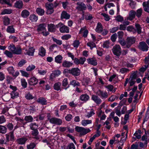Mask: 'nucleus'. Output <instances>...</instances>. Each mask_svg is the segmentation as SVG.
I'll list each match as a JSON object with an SVG mask.
<instances>
[{
    "mask_svg": "<svg viewBox=\"0 0 149 149\" xmlns=\"http://www.w3.org/2000/svg\"><path fill=\"white\" fill-rule=\"evenodd\" d=\"M46 27L45 24H40L37 26V30L38 32L41 33L44 36H46L49 34V32L46 31Z\"/></svg>",
    "mask_w": 149,
    "mask_h": 149,
    "instance_id": "1",
    "label": "nucleus"
},
{
    "mask_svg": "<svg viewBox=\"0 0 149 149\" xmlns=\"http://www.w3.org/2000/svg\"><path fill=\"white\" fill-rule=\"evenodd\" d=\"M80 70L78 68H73L71 70L66 69V73L71 74L74 76L79 75L80 73Z\"/></svg>",
    "mask_w": 149,
    "mask_h": 149,
    "instance_id": "2",
    "label": "nucleus"
},
{
    "mask_svg": "<svg viewBox=\"0 0 149 149\" xmlns=\"http://www.w3.org/2000/svg\"><path fill=\"white\" fill-rule=\"evenodd\" d=\"M136 41V38L134 37H127L126 39V47L129 48L132 44L135 43Z\"/></svg>",
    "mask_w": 149,
    "mask_h": 149,
    "instance_id": "3",
    "label": "nucleus"
},
{
    "mask_svg": "<svg viewBox=\"0 0 149 149\" xmlns=\"http://www.w3.org/2000/svg\"><path fill=\"white\" fill-rule=\"evenodd\" d=\"M112 51L114 54L116 56H119L121 54V48L119 45H116L114 46Z\"/></svg>",
    "mask_w": 149,
    "mask_h": 149,
    "instance_id": "4",
    "label": "nucleus"
},
{
    "mask_svg": "<svg viewBox=\"0 0 149 149\" xmlns=\"http://www.w3.org/2000/svg\"><path fill=\"white\" fill-rule=\"evenodd\" d=\"M45 6L47 9V14L50 15L53 13L54 11L53 9L54 5L52 3H46Z\"/></svg>",
    "mask_w": 149,
    "mask_h": 149,
    "instance_id": "5",
    "label": "nucleus"
},
{
    "mask_svg": "<svg viewBox=\"0 0 149 149\" xmlns=\"http://www.w3.org/2000/svg\"><path fill=\"white\" fill-rule=\"evenodd\" d=\"M9 50L14 54H19L22 53V50L20 48H16L15 46L10 45L9 46Z\"/></svg>",
    "mask_w": 149,
    "mask_h": 149,
    "instance_id": "6",
    "label": "nucleus"
},
{
    "mask_svg": "<svg viewBox=\"0 0 149 149\" xmlns=\"http://www.w3.org/2000/svg\"><path fill=\"white\" fill-rule=\"evenodd\" d=\"M138 47L139 49L143 51H146L148 50V47L144 42H139Z\"/></svg>",
    "mask_w": 149,
    "mask_h": 149,
    "instance_id": "7",
    "label": "nucleus"
},
{
    "mask_svg": "<svg viewBox=\"0 0 149 149\" xmlns=\"http://www.w3.org/2000/svg\"><path fill=\"white\" fill-rule=\"evenodd\" d=\"M61 71L59 70H55L52 72V73L51 74L50 79H53L56 77H58L61 74Z\"/></svg>",
    "mask_w": 149,
    "mask_h": 149,
    "instance_id": "8",
    "label": "nucleus"
},
{
    "mask_svg": "<svg viewBox=\"0 0 149 149\" xmlns=\"http://www.w3.org/2000/svg\"><path fill=\"white\" fill-rule=\"evenodd\" d=\"M136 12L134 10L130 11L129 13L128 16L127 17V19L130 21L134 19L136 15Z\"/></svg>",
    "mask_w": 149,
    "mask_h": 149,
    "instance_id": "9",
    "label": "nucleus"
},
{
    "mask_svg": "<svg viewBox=\"0 0 149 149\" xmlns=\"http://www.w3.org/2000/svg\"><path fill=\"white\" fill-rule=\"evenodd\" d=\"M49 120L51 123L54 124L59 125L62 123V121L60 119L56 118H52Z\"/></svg>",
    "mask_w": 149,
    "mask_h": 149,
    "instance_id": "10",
    "label": "nucleus"
},
{
    "mask_svg": "<svg viewBox=\"0 0 149 149\" xmlns=\"http://www.w3.org/2000/svg\"><path fill=\"white\" fill-rule=\"evenodd\" d=\"M77 4L78 6L76 8L79 11H82L85 10L86 9V6L85 4L82 2H77Z\"/></svg>",
    "mask_w": 149,
    "mask_h": 149,
    "instance_id": "11",
    "label": "nucleus"
},
{
    "mask_svg": "<svg viewBox=\"0 0 149 149\" xmlns=\"http://www.w3.org/2000/svg\"><path fill=\"white\" fill-rule=\"evenodd\" d=\"M38 82V79L35 77H33L29 79L28 83L30 85L34 86L36 85Z\"/></svg>",
    "mask_w": 149,
    "mask_h": 149,
    "instance_id": "12",
    "label": "nucleus"
},
{
    "mask_svg": "<svg viewBox=\"0 0 149 149\" xmlns=\"http://www.w3.org/2000/svg\"><path fill=\"white\" fill-rule=\"evenodd\" d=\"M98 95L102 98H106L108 96V94L106 92H103L102 91L99 90L97 92Z\"/></svg>",
    "mask_w": 149,
    "mask_h": 149,
    "instance_id": "13",
    "label": "nucleus"
},
{
    "mask_svg": "<svg viewBox=\"0 0 149 149\" xmlns=\"http://www.w3.org/2000/svg\"><path fill=\"white\" fill-rule=\"evenodd\" d=\"M92 99L97 104H100L101 103V99L96 95H93L92 96Z\"/></svg>",
    "mask_w": 149,
    "mask_h": 149,
    "instance_id": "14",
    "label": "nucleus"
},
{
    "mask_svg": "<svg viewBox=\"0 0 149 149\" xmlns=\"http://www.w3.org/2000/svg\"><path fill=\"white\" fill-rule=\"evenodd\" d=\"M48 31L51 32H54L56 31V25L55 26L54 24H48Z\"/></svg>",
    "mask_w": 149,
    "mask_h": 149,
    "instance_id": "15",
    "label": "nucleus"
},
{
    "mask_svg": "<svg viewBox=\"0 0 149 149\" xmlns=\"http://www.w3.org/2000/svg\"><path fill=\"white\" fill-rule=\"evenodd\" d=\"M23 6V3L22 0L17 1L14 4V6L17 8L21 9Z\"/></svg>",
    "mask_w": 149,
    "mask_h": 149,
    "instance_id": "16",
    "label": "nucleus"
},
{
    "mask_svg": "<svg viewBox=\"0 0 149 149\" xmlns=\"http://www.w3.org/2000/svg\"><path fill=\"white\" fill-rule=\"evenodd\" d=\"M90 98L88 95L86 94H82L80 97L79 99L82 101L86 102Z\"/></svg>",
    "mask_w": 149,
    "mask_h": 149,
    "instance_id": "17",
    "label": "nucleus"
},
{
    "mask_svg": "<svg viewBox=\"0 0 149 149\" xmlns=\"http://www.w3.org/2000/svg\"><path fill=\"white\" fill-rule=\"evenodd\" d=\"M28 139L26 137L21 138L17 139L16 140L17 143L19 144H24Z\"/></svg>",
    "mask_w": 149,
    "mask_h": 149,
    "instance_id": "18",
    "label": "nucleus"
},
{
    "mask_svg": "<svg viewBox=\"0 0 149 149\" xmlns=\"http://www.w3.org/2000/svg\"><path fill=\"white\" fill-rule=\"evenodd\" d=\"M56 28L60 27V31L61 33H65V26L61 23H59L56 25Z\"/></svg>",
    "mask_w": 149,
    "mask_h": 149,
    "instance_id": "19",
    "label": "nucleus"
},
{
    "mask_svg": "<svg viewBox=\"0 0 149 149\" xmlns=\"http://www.w3.org/2000/svg\"><path fill=\"white\" fill-rule=\"evenodd\" d=\"M32 130L31 132V134L32 136H34L33 138L36 140H39L40 138L39 136H38L39 132L37 129Z\"/></svg>",
    "mask_w": 149,
    "mask_h": 149,
    "instance_id": "20",
    "label": "nucleus"
},
{
    "mask_svg": "<svg viewBox=\"0 0 149 149\" xmlns=\"http://www.w3.org/2000/svg\"><path fill=\"white\" fill-rule=\"evenodd\" d=\"M143 5L144 10L145 12L149 13V2L148 1L143 2Z\"/></svg>",
    "mask_w": 149,
    "mask_h": 149,
    "instance_id": "21",
    "label": "nucleus"
},
{
    "mask_svg": "<svg viewBox=\"0 0 149 149\" xmlns=\"http://www.w3.org/2000/svg\"><path fill=\"white\" fill-rule=\"evenodd\" d=\"M102 26L101 23H98L97 26L95 29V31L97 32L100 33L102 31Z\"/></svg>",
    "mask_w": 149,
    "mask_h": 149,
    "instance_id": "22",
    "label": "nucleus"
},
{
    "mask_svg": "<svg viewBox=\"0 0 149 149\" xmlns=\"http://www.w3.org/2000/svg\"><path fill=\"white\" fill-rule=\"evenodd\" d=\"M37 102L42 105H45L47 104V101L44 97H40L37 100Z\"/></svg>",
    "mask_w": 149,
    "mask_h": 149,
    "instance_id": "23",
    "label": "nucleus"
},
{
    "mask_svg": "<svg viewBox=\"0 0 149 149\" xmlns=\"http://www.w3.org/2000/svg\"><path fill=\"white\" fill-rule=\"evenodd\" d=\"M12 13V10L11 9H5L1 12V15L4 14H9Z\"/></svg>",
    "mask_w": 149,
    "mask_h": 149,
    "instance_id": "24",
    "label": "nucleus"
},
{
    "mask_svg": "<svg viewBox=\"0 0 149 149\" xmlns=\"http://www.w3.org/2000/svg\"><path fill=\"white\" fill-rule=\"evenodd\" d=\"M29 12L26 10L22 11L21 13L22 16L24 18H26L29 15Z\"/></svg>",
    "mask_w": 149,
    "mask_h": 149,
    "instance_id": "25",
    "label": "nucleus"
},
{
    "mask_svg": "<svg viewBox=\"0 0 149 149\" xmlns=\"http://www.w3.org/2000/svg\"><path fill=\"white\" fill-rule=\"evenodd\" d=\"M45 50L42 47H41L39 49V54L43 56H45Z\"/></svg>",
    "mask_w": 149,
    "mask_h": 149,
    "instance_id": "26",
    "label": "nucleus"
},
{
    "mask_svg": "<svg viewBox=\"0 0 149 149\" xmlns=\"http://www.w3.org/2000/svg\"><path fill=\"white\" fill-rule=\"evenodd\" d=\"M30 20L32 22H36L38 19V17L34 14L31 15L29 17Z\"/></svg>",
    "mask_w": 149,
    "mask_h": 149,
    "instance_id": "27",
    "label": "nucleus"
},
{
    "mask_svg": "<svg viewBox=\"0 0 149 149\" xmlns=\"http://www.w3.org/2000/svg\"><path fill=\"white\" fill-rule=\"evenodd\" d=\"M36 12L39 15L41 16L43 15L45 13L44 10L40 8H38L36 9Z\"/></svg>",
    "mask_w": 149,
    "mask_h": 149,
    "instance_id": "28",
    "label": "nucleus"
},
{
    "mask_svg": "<svg viewBox=\"0 0 149 149\" xmlns=\"http://www.w3.org/2000/svg\"><path fill=\"white\" fill-rule=\"evenodd\" d=\"M87 60L88 61V63L89 64L94 65H97V63L96 61L93 58H88Z\"/></svg>",
    "mask_w": 149,
    "mask_h": 149,
    "instance_id": "29",
    "label": "nucleus"
},
{
    "mask_svg": "<svg viewBox=\"0 0 149 149\" xmlns=\"http://www.w3.org/2000/svg\"><path fill=\"white\" fill-rule=\"evenodd\" d=\"M135 26L138 33L139 34H141V33L142 28L141 27L140 25L138 24H136L135 25Z\"/></svg>",
    "mask_w": 149,
    "mask_h": 149,
    "instance_id": "30",
    "label": "nucleus"
},
{
    "mask_svg": "<svg viewBox=\"0 0 149 149\" xmlns=\"http://www.w3.org/2000/svg\"><path fill=\"white\" fill-rule=\"evenodd\" d=\"M62 57L61 55H58L55 58V61L58 63H60L62 62Z\"/></svg>",
    "mask_w": 149,
    "mask_h": 149,
    "instance_id": "31",
    "label": "nucleus"
},
{
    "mask_svg": "<svg viewBox=\"0 0 149 149\" xmlns=\"http://www.w3.org/2000/svg\"><path fill=\"white\" fill-rule=\"evenodd\" d=\"M92 122L91 120H83L81 122V124L84 126H86L87 125L91 124Z\"/></svg>",
    "mask_w": 149,
    "mask_h": 149,
    "instance_id": "32",
    "label": "nucleus"
},
{
    "mask_svg": "<svg viewBox=\"0 0 149 149\" xmlns=\"http://www.w3.org/2000/svg\"><path fill=\"white\" fill-rule=\"evenodd\" d=\"M29 126L31 129L32 130L37 129L38 127V125L34 123H31L29 125Z\"/></svg>",
    "mask_w": 149,
    "mask_h": 149,
    "instance_id": "33",
    "label": "nucleus"
},
{
    "mask_svg": "<svg viewBox=\"0 0 149 149\" xmlns=\"http://www.w3.org/2000/svg\"><path fill=\"white\" fill-rule=\"evenodd\" d=\"M16 91H13L11 92L10 95L12 98L14 99L18 96L19 93Z\"/></svg>",
    "mask_w": 149,
    "mask_h": 149,
    "instance_id": "34",
    "label": "nucleus"
},
{
    "mask_svg": "<svg viewBox=\"0 0 149 149\" xmlns=\"http://www.w3.org/2000/svg\"><path fill=\"white\" fill-rule=\"evenodd\" d=\"M34 52V49L33 47L30 48L27 52V54L29 55L33 56Z\"/></svg>",
    "mask_w": 149,
    "mask_h": 149,
    "instance_id": "35",
    "label": "nucleus"
},
{
    "mask_svg": "<svg viewBox=\"0 0 149 149\" xmlns=\"http://www.w3.org/2000/svg\"><path fill=\"white\" fill-rule=\"evenodd\" d=\"M61 85V84L59 82H58L55 83L54 85V88L56 90L58 91L61 89L60 86Z\"/></svg>",
    "mask_w": 149,
    "mask_h": 149,
    "instance_id": "36",
    "label": "nucleus"
},
{
    "mask_svg": "<svg viewBox=\"0 0 149 149\" xmlns=\"http://www.w3.org/2000/svg\"><path fill=\"white\" fill-rule=\"evenodd\" d=\"M7 128L4 126L0 125V133L5 134L6 132Z\"/></svg>",
    "mask_w": 149,
    "mask_h": 149,
    "instance_id": "37",
    "label": "nucleus"
},
{
    "mask_svg": "<svg viewBox=\"0 0 149 149\" xmlns=\"http://www.w3.org/2000/svg\"><path fill=\"white\" fill-rule=\"evenodd\" d=\"M7 31L10 33L15 32V29L12 26H9L7 29Z\"/></svg>",
    "mask_w": 149,
    "mask_h": 149,
    "instance_id": "38",
    "label": "nucleus"
},
{
    "mask_svg": "<svg viewBox=\"0 0 149 149\" xmlns=\"http://www.w3.org/2000/svg\"><path fill=\"white\" fill-rule=\"evenodd\" d=\"M142 9L140 8L136 10V16L139 18H140L142 14Z\"/></svg>",
    "mask_w": 149,
    "mask_h": 149,
    "instance_id": "39",
    "label": "nucleus"
},
{
    "mask_svg": "<svg viewBox=\"0 0 149 149\" xmlns=\"http://www.w3.org/2000/svg\"><path fill=\"white\" fill-rule=\"evenodd\" d=\"M70 84L73 85L74 87L76 86H80V84L78 81H76L75 80H74L70 82Z\"/></svg>",
    "mask_w": 149,
    "mask_h": 149,
    "instance_id": "40",
    "label": "nucleus"
},
{
    "mask_svg": "<svg viewBox=\"0 0 149 149\" xmlns=\"http://www.w3.org/2000/svg\"><path fill=\"white\" fill-rule=\"evenodd\" d=\"M90 131L91 130L89 129H86L83 127L80 134L82 135H84L90 132Z\"/></svg>",
    "mask_w": 149,
    "mask_h": 149,
    "instance_id": "41",
    "label": "nucleus"
},
{
    "mask_svg": "<svg viewBox=\"0 0 149 149\" xmlns=\"http://www.w3.org/2000/svg\"><path fill=\"white\" fill-rule=\"evenodd\" d=\"M138 72L137 71H136L134 72L132 74V75L130 76V79H135L137 77V73Z\"/></svg>",
    "mask_w": 149,
    "mask_h": 149,
    "instance_id": "42",
    "label": "nucleus"
},
{
    "mask_svg": "<svg viewBox=\"0 0 149 149\" xmlns=\"http://www.w3.org/2000/svg\"><path fill=\"white\" fill-rule=\"evenodd\" d=\"M36 146V145L34 143H31L27 145L26 147L27 149H33Z\"/></svg>",
    "mask_w": 149,
    "mask_h": 149,
    "instance_id": "43",
    "label": "nucleus"
},
{
    "mask_svg": "<svg viewBox=\"0 0 149 149\" xmlns=\"http://www.w3.org/2000/svg\"><path fill=\"white\" fill-rule=\"evenodd\" d=\"M25 120L29 122H32L33 120V118L31 116H26L25 117Z\"/></svg>",
    "mask_w": 149,
    "mask_h": 149,
    "instance_id": "44",
    "label": "nucleus"
},
{
    "mask_svg": "<svg viewBox=\"0 0 149 149\" xmlns=\"http://www.w3.org/2000/svg\"><path fill=\"white\" fill-rule=\"evenodd\" d=\"M4 24L5 25H8L10 23V19L7 17H5L3 18Z\"/></svg>",
    "mask_w": 149,
    "mask_h": 149,
    "instance_id": "45",
    "label": "nucleus"
},
{
    "mask_svg": "<svg viewBox=\"0 0 149 149\" xmlns=\"http://www.w3.org/2000/svg\"><path fill=\"white\" fill-rule=\"evenodd\" d=\"M21 84L22 86L24 88L26 87L27 85V83L26 81V80L24 79H21Z\"/></svg>",
    "mask_w": 149,
    "mask_h": 149,
    "instance_id": "46",
    "label": "nucleus"
},
{
    "mask_svg": "<svg viewBox=\"0 0 149 149\" xmlns=\"http://www.w3.org/2000/svg\"><path fill=\"white\" fill-rule=\"evenodd\" d=\"M87 45L90 47L91 49H92L93 47H96L95 44L93 42H90L87 43Z\"/></svg>",
    "mask_w": 149,
    "mask_h": 149,
    "instance_id": "47",
    "label": "nucleus"
},
{
    "mask_svg": "<svg viewBox=\"0 0 149 149\" xmlns=\"http://www.w3.org/2000/svg\"><path fill=\"white\" fill-rule=\"evenodd\" d=\"M119 39H123V37L124 36V33L123 31H120L117 33Z\"/></svg>",
    "mask_w": 149,
    "mask_h": 149,
    "instance_id": "48",
    "label": "nucleus"
},
{
    "mask_svg": "<svg viewBox=\"0 0 149 149\" xmlns=\"http://www.w3.org/2000/svg\"><path fill=\"white\" fill-rule=\"evenodd\" d=\"M4 53L9 57L12 58L13 57V54L12 53L9 51L6 50L4 52Z\"/></svg>",
    "mask_w": 149,
    "mask_h": 149,
    "instance_id": "49",
    "label": "nucleus"
},
{
    "mask_svg": "<svg viewBox=\"0 0 149 149\" xmlns=\"http://www.w3.org/2000/svg\"><path fill=\"white\" fill-rule=\"evenodd\" d=\"M35 68V66L34 65H29L26 68V70L28 71H31L34 70Z\"/></svg>",
    "mask_w": 149,
    "mask_h": 149,
    "instance_id": "50",
    "label": "nucleus"
},
{
    "mask_svg": "<svg viewBox=\"0 0 149 149\" xmlns=\"http://www.w3.org/2000/svg\"><path fill=\"white\" fill-rule=\"evenodd\" d=\"M6 121V118L3 116H0V124L5 123Z\"/></svg>",
    "mask_w": 149,
    "mask_h": 149,
    "instance_id": "51",
    "label": "nucleus"
},
{
    "mask_svg": "<svg viewBox=\"0 0 149 149\" xmlns=\"http://www.w3.org/2000/svg\"><path fill=\"white\" fill-rule=\"evenodd\" d=\"M118 42L123 46H124L126 44V41L125 42L123 39H119Z\"/></svg>",
    "mask_w": 149,
    "mask_h": 149,
    "instance_id": "52",
    "label": "nucleus"
},
{
    "mask_svg": "<svg viewBox=\"0 0 149 149\" xmlns=\"http://www.w3.org/2000/svg\"><path fill=\"white\" fill-rule=\"evenodd\" d=\"M117 37V35L116 33H115L111 36V39L113 42H114L115 41Z\"/></svg>",
    "mask_w": 149,
    "mask_h": 149,
    "instance_id": "53",
    "label": "nucleus"
},
{
    "mask_svg": "<svg viewBox=\"0 0 149 149\" xmlns=\"http://www.w3.org/2000/svg\"><path fill=\"white\" fill-rule=\"evenodd\" d=\"M109 41H107L104 42L103 46V47H105L106 48H108L109 47Z\"/></svg>",
    "mask_w": 149,
    "mask_h": 149,
    "instance_id": "54",
    "label": "nucleus"
},
{
    "mask_svg": "<svg viewBox=\"0 0 149 149\" xmlns=\"http://www.w3.org/2000/svg\"><path fill=\"white\" fill-rule=\"evenodd\" d=\"M145 67H142L141 68L139 69V71L141 72H143L148 67V65L147 64H145V65H144Z\"/></svg>",
    "mask_w": 149,
    "mask_h": 149,
    "instance_id": "55",
    "label": "nucleus"
},
{
    "mask_svg": "<svg viewBox=\"0 0 149 149\" xmlns=\"http://www.w3.org/2000/svg\"><path fill=\"white\" fill-rule=\"evenodd\" d=\"M130 1V2L129 4V5L132 9H134L135 8L136 3L134 1Z\"/></svg>",
    "mask_w": 149,
    "mask_h": 149,
    "instance_id": "56",
    "label": "nucleus"
},
{
    "mask_svg": "<svg viewBox=\"0 0 149 149\" xmlns=\"http://www.w3.org/2000/svg\"><path fill=\"white\" fill-rule=\"evenodd\" d=\"M25 97L26 99L28 100L32 99L33 98V95L30 94V93H29L26 95L25 96Z\"/></svg>",
    "mask_w": 149,
    "mask_h": 149,
    "instance_id": "57",
    "label": "nucleus"
},
{
    "mask_svg": "<svg viewBox=\"0 0 149 149\" xmlns=\"http://www.w3.org/2000/svg\"><path fill=\"white\" fill-rule=\"evenodd\" d=\"M101 15L104 17L105 20L108 21L109 20L110 18L108 15L105 13H102Z\"/></svg>",
    "mask_w": 149,
    "mask_h": 149,
    "instance_id": "58",
    "label": "nucleus"
},
{
    "mask_svg": "<svg viewBox=\"0 0 149 149\" xmlns=\"http://www.w3.org/2000/svg\"><path fill=\"white\" fill-rule=\"evenodd\" d=\"M52 38L54 42H56L57 44L60 45L62 44V42L61 41L57 40L54 38Z\"/></svg>",
    "mask_w": 149,
    "mask_h": 149,
    "instance_id": "59",
    "label": "nucleus"
},
{
    "mask_svg": "<svg viewBox=\"0 0 149 149\" xmlns=\"http://www.w3.org/2000/svg\"><path fill=\"white\" fill-rule=\"evenodd\" d=\"M116 19L118 22H122L123 20V18L120 15H118L116 17Z\"/></svg>",
    "mask_w": 149,
    "mask_h": 149,
    "instance_id": "60",
    "label": "nucleus"
},
{
    "mask_svg": "<svg viewBox=\"0 0 149 149\" xmlns=\"http://www.w3.org/2000/svg\"><path fill=\"white\" fill-rule=\"evenodd\" d=\"M57 48V45L55 44H54L50 46L49 49L51 51H53V50L55 49L56 48Z\"/></svg>",
    "mask_w": 149,
    "mask_h": 149,
    "instance_id": "61",
    "label": "nucleus"
},
{
    "mask_svg": "<svg viewBox=\"0 0 149 149\" xmlns=\"http://www.w3.org/2000/svg\"><path fill=\"white\" fill-rule=\"evenodd\" d=\"M75 148L73 143H72L70 144L67 147V149H75Z\"/></svg>",
    "mask_w": 149,
    "mask_h": 149,
    "instance_id": "62",
    "label": "nucleus"
},
{
    "mask_svg": "<svg viewBox=\"0 0 149 149\" xmlns=\"http://www.w3.org/2000/svg\"><path fill=\"white\" fill-rule=\"evenodd\" d=\"M26 63V61L25 60L22 59L19 62L18 65L20 67H21Z\"/></svg>",
    "mask_w": 149,
    "mask_h": 149,
    "instance_id": "63",
    "label": "nucleus"
},
{
    "mask_svg": "<svg viewBox=\"0 0 149 149\" xmlns=\"http://www.w3.org/2000/svg\"><path fill=\"white\" fill-rule=\"evenodd\" d=\"M80 43L78 40H75L73 44V45L74 47H77L79 44Z\"/></svg>",
    "mask_w": 149,
    "mask_h": 149,
    "instance_id": "64",
    "label": "nucleus"
}]
</instances>
